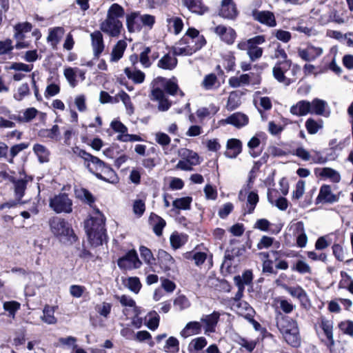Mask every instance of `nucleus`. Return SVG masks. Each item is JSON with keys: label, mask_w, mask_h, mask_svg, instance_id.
<instances>
[{"label": "nucleus", "mask_w": 353, "mask_h": 353, "mask_svg": "<svg viewBox=\"0 0 353 353\" xmlns=\"http://www.w3.org/2000/svg\"><path fill=\"white\" fill-rule=\"evenodd\" d=\"M164 351L167 352H174L179 350V341L173 336L168 338L163 347Z\"/></svg>", "instance_id": "052dcab7"}, {"label": "nucleus", "mask_w": 353, "mask_h": 353, "mask_svg": "<svg viewBox=\"0 0 353 353\" xmlns=\"http://www.w3.org/2000/svg\"><path fill=\"white\" fill-rule=\"evenodd\" d=\"M90 39L93 54L98 58L105 48L103 34L101 31L96 30L90 34Z\"/></svg>", "instance_id": "ddd939ff"}, {"label": "nucleus", "mask_w": 353, "mask_h": 353, "mask_svg": "<svg viewBox=\"0 0 353 353\" xmlns=\"http://www.w3.org/2000/svg\"><path fill=\"white\" fill-rule=\"evenodd\" d=\"M173 52L176 56H190L195 52V48L188 46L185 42H183V39H181L173 47Z\"/></svg>", "instance_id": "c756f323"}, {"label": "nucleus", "mask_w": 353, "mask_h": 353, "mask_svg": "<svg viewBox=\"0 0 353 353\" xmlns=\"http://www.w3.org/2000/svg\"><path fill=\"white\" fill-rule=\"evenodd\" d=\"M123 23L119 19L106 17L100 23V30L111 37H117L121 34Z\"/></svg>", "instance_id": "6e6552de"}, {"label": "nucleus", "mask_w": 353, "mask_h": 353, "mask_svg": "<svg viewBox=\"0 0 353 353\" xmlns=\"http://www.w3.org/2000/svg\"><path fill=\"white\" fill-rule=\"evenodd\" d=\"M178 90H152L151 99L158 101V108L161 111H166L170 106V103L166 98L167 95H174ZM181 95H183L181 90H179Z\"/></svg>", "instance_id": "423d86ee"}, {"label": "nucleus", "mask_w": 353, "mask_h": 353, "mask_svg": "<svg viewBox=\"0 0 353 353\" xmlns=\"http://www.w3.org/2000/svg\"><path fill=\"white\" fill-rule=\"evenodd\" d=\"M321 327L323 329L330 343L334 345V340L333 337V322L330 320L322 319L321 321Z\"/></svg>", "instance_id": "58836bf2"}, {"label": "nucleus", "mask_w": 353, "mask_h": 353, "mask_svg": "<svg viewBox=\"0 0 353 353\" xmlns=\"http://www.w3.org/2000/svg\"><path fill=\"white\" fill-rule=\"evenodd\" d=\"M150 53L151 48L150 47H145L140 53L139 61L142 66L145 68H150L152 63V61L149 56Z\"/></svg>", "instance_id": "603ef678"}, {"label": "nucleus", "mask_w": 353, "mask_h": 353, "mask_svg": "<svg viewBox=\"0 0 353 353\" xmlns=\"http://www.w3.org/2000/svg\"><path fill=\"white\" fill-rule=\"evenodd\" d=\"M276 302L278 307L281 308L282 311L286 314L291 313L293 311L294 308L295 307L292 303L282 298L276 299Z\"/></svg>", "instance_id": "5fc2aeb1"}, {"label": "nucleus", "mask_w": 353, "mask_h": 353, "mask_svg": "<svg viewBox=\"0 0 353 353\" xmlns=\"http://www.w3.org/2000/svg\"><path fill=\"white\" fill-rule=\"evenodd\" d=\"M40 135L43 137L57 140L59 135V126L54 125L50 129L43 130L40 132Z\"/></svg>", "instance_id": "4d7b16f0"}, {"label": "nucleus", "mask_w": 353, "mask_h": 353, "mask_svg": "<svg viewBox=\"0 0 353 353\" xmlns=\"http://www.w3.org/2000/svg\"><path fill=\"white\" fill-rule=\"evenodd\" d=\"M291 61H282L276 63L272 69V74L274 79L285 86L290 83V79L285 77V72L291 66Z\"/></svg>", "instance_id": "9b49d317"}, {"label": "nucleus", "mask_w": 353, "mask_h": 353, "mask_svg": "<svg viewBox=\"0 0 353 353\" xmlns=\"http://www.w3.org/2000/svg\"><path fill=\"white\" fill-rule=\"evenodd\" d=\"M183 42H185L188 46L195 48V52L200 50L205 44V39L204 37H198L197 40L192 39L190 37H183Z\"/></svg>", "instance_id": "37998d69"}, {"label": "nucleus", "mask_w": 353, "mask_h": 353, "mask_svg": "<svg viewBox=\"0 0 353 353\" xmlns=\"http://www.w3.org/2000/svg\"><path fill=\"white\" fill-rule=\"evenodd\" d=\"M112 307V305L110 303L104 301L96 305L95 310L101 316L107 319L110 314Z\"/></svg>", "instance_id": "de8ad7c7"}, {"label": "nucleus", "mask_w": 353, "mask_h": 353, "mask_svg": "<svg viewBox=\"0 0 353 353\" xmlns=\"http://www.w3.org/2000/svg\"><path fill=\"white\" fill-rule=\"evenodd\" d=\"M188 241V237L184 234H179L178 233H173L170 237V241L172 248L174 250L180 248Z\"/></svg>", "instance_id": "ea45409f"}, {"label": "nucleus", "mask_w": 353, "mask_h": 353, "mask_svg": "<svg viewBox=\"0 0 353 353\" xmlns=\"http://www.w3.org/2000/svg\"><path fill=\"white\" fill-rule=\"evenodd\" d=\"M127 48V43L124 40H119L113 47L110 53V61L117 62L120 60Z\"/></svg>", "instance_id": "bb28decb"}, {"label": "nucleus", "mask_w": 353, "mask_h": 353, "mask_svg": "<svg viewBox=\"0 0 353 353\" xmlns=\"http://www.w3.org/2000/svg\"><path fill=\"white\" fill-rule=\"evenodd\" d=\"M150 219H154V223L153 225L154 232L157 236H161L162 234L163 229L166 225L165 221L153 213L151 214Z\"/></svg>", "instance_id": "09e8293b"}, {"label": "nucleus", "mask_w": 353, "mask_h": 353, "mask_svg": "<svg viewBox=\"0 0 353 353\" xmlns=\"http://www.w3.org/2000/svg\"><path fill=\"white\" fill-rule=\"evenodd\" d=\"M250 81L249 74H242L240 77H232L230 79V85L232 87H239L248 85Z\"/></svg>", "instance_id": "864d4df0"}, {"label": "nucleus", "mask_w": 353, "mask_h": 353, "mask_svg": "<svg viewBox=\"0 0 353 353\" xmlns=\"http://www.w3.org/2000/svg\"><path fill=\"white\" fill-rule=\"evenodd\" d=\"M154 137L156 142L162 147L168 146L170 143L171 139L164 132H156Z\"/></svg>", "instance_id": "338daca9"}, {"label": "nucleus", "mask_w": 353, "mask_h": 353, "mask_svg": "<svg viewBox=\"0 0 353 353\" xmlns=\"http://www.w3.org/2000/svg\"><path fill=\"white\" fill-rule=\"evenodd\" d=\"M305 128L309 134H315L323 128V121H316L312 118H309L305 121Z\"/></svg>", "instance_id": "a18cd8bd"}, {"label": "nucleus", "mask_w": 353, "mask_h": 353, "mask_svg": "<svg viewBox=\"0 0 353 353\" xmlns=\"http://www.w3.org/2000/svg\"><path fill=\"white\" fill-rule=\"evenodd\" d=\"M207 345V340L203 336H200L192 340L188 348L190 350L194 349L196 351L202 350Z\"/></svg>", "instance_id": "680f3d73"}, {"label": "nucleus", "mask_w": 353, "mask_h": 353, "mask_svg": "<svg viewBox=\"0 0 353 353\" xmlns=\"http://www.w3.org/2000/svg\"><path fill=\"white\" fill-rule=\"evenodd\" d=\"M32 24L28 22L19 23L14 27V37L17 40H22L24 38V33L28 32L32 30Z\"/></svg>", "instance_id": "2f4dec72"}, {"label": "nucleus", "mask_w": 353, "mask_h": 353, "mask_svg": "<svg viewBox=\"0 0 353 353\" xmlns=\"http://www.w3.org/2000/svg\"><path fill=\"white\" fill-rule=\"evenodd\" d=\"M319 175L324 179H330L334 183H338L341 180L340 174L336 170L330 168H321Z\"/></svg>", "instance_id": "72a5a7b5"}, {"label": "nucleus", "mask_w": 353, "mask_h": 353, "mask_svg": "<svg viewBox=\"0 0 353 353\" xmlns=\"http://www.w3.org/2000/svg\"><path fill=\"white\" fill-rule=\"evenodd\" d=\"M179 156L194 165L199 164V157L197 153L187 148H183L179 151Z\"/></svg>", "instance_id": "e433bc0d"}, {"label": "nucleus", "mask_w": 353, "mask_h": 353, "mask_svg": "<svg viewBox=\"0 0 353 353\" xmlns=\"http://www.w3.org/2000/svg\"><path fill=\"white\" fill-rule=\"evenodd\" d=\"M289 230L292 232L294 237L300 236L301 234L305 232L303 221L291 222L289 226Z\"/></svg>", "instance_id": "13d9d810"}, {"label": "nucleus", "mask_w": 353, "mask_h": 353, "mask_svg": "<svg viewBox=\"0 0 353 353\" xmlns=\"http://www.w3.org/2000/svg\"><path fill=\"white\" fill-rule=\"evenodd\" d=\"M192 201V197L185 196L175 199L172 203V205L176 209L185 210L190 209Z\"/></svg>", "instance_id": "3c124183"}, {"label": "nucleus", "mask_w": 353, "mask_h": 353, "mask_svg": "<svg viewBox=\"0 0 353 353\" xmlns=\"http://www.w3.org/2000/svg\"><path fill=\"white\" fill-rule=\"evenodd\" d=\"M115 297L117 300H119L121 305L125 307V309L123 311L125 316L129 314L130 310H132V314L134 315L138 316L139 314V308L137 306L134 300L132 299L130 296L123 294L121 296H116Z\"/></svg>", "instance_id": "4468645a"}, {"label": "nucleus", "mask_w": 353, "mask_h": 353, "mask_svg": "<svg viewBox=\"0 0 353 353\" xmlns=\"http://www.w3.org/2000/svg\"><path fill=\"white\" fill-rule=\"evenodd\" d=\"M54 307L46 305L43 310V315L41 319L48 325H54L57 323V318L54 316Z\"/></svg>", "instance_id": "7c9ffc66"}, {"label": "nucleus", "mask_w": 353, "mask_h": 353, "mask_svg": "<svg viewBox=\"0 0 353 353\" xmlns=\"http://www.w3.org/2000/svg\"><path fill=\"white\" fill-rule=\"evenodd\" d=\"M239 288H244L245 285H249L252 281V272L250 270H246L242 276H236L234 278Z\"/></svg>", "instance_id": "8fccbe9b"}, {"label": "nucleus", "mask_w": 353, "mask_h": 353, "mask_svg": "<svg viewBox=\"0 0 353 353\" xmlns=\"http://www.w3.org/2000/svg\"><path fill=\"white\" fill-rule=\"evenodd\" d=\"M247 54L249 56L250 60L252 61H254L261 57L263 54V49L256 46H254L249 45Z\"/></svg>", "instance_id": "bf43d9fd"}, {"label": "nucleus", "mask_w": 353, "mask_h": 353, "mask_svg": "<svg viewBox=\"0 0 353 353\" xmlns=\"http://www.w3.org/2000/svg\"><path fill=\"white\" fill-rule=\"evenodd\" d=\"M201 322L190 321L188 323L185 327L181 331L180 334L183 338L199 334L201 331Z\"/></svg>", "instance_id": "393cba45"}, {"label": "nucleus", "mask_w": 353, "mask_h": 353, "mask_svg": "<svg viewBox=\"0 0 353 353\" xmlns=\"http://www.w3.org/2000/svg\"><path fill=\"white\" fill-rule=\"evenodd\" d=\"M63 34V29L61 27H57L50 29L48 36V41L50 42L52 46L57 45Z\"/></svg>", "instance_id": "79ce46f5"}, {"label": "nucleus", "mask_w": 353, "mask_h": 353, "mask_svg": "<svg viewBox=\"0 0 353 353\" xmlns=\"http://www.w3.org/2000/svg\"><path fill=\"white\" fill-rule=\"evenodd\" d=\"M158 261L161 268L165 272H175L177 267L174 259L166 251L159 250L157 254ZM170 274V273H168Z\"/></svg>", "instance_id": "9d476101"}, {"label": "nucleus", "mask_w": 353, "mask_h": 353, "mask_svg": "<svg viewBox=\"0 0 353 353\" xmlns=\"http://www.w3.org/2000/svg\"><path fill=\"white\" fill-rule=\"evenodd\" d=\"M241 142L236 139H231L228 141V151L225 155L229 158H236L241 152Z\"/></svg>", "instance_id": "b1692460"}, {"label": "nucleus", "mask_w": 353, "mask_h": 353, "mask_svg": "<svg viewBox=\"0 0 353 353\" xmlns=\"http://www.w3.org/2000/svg\"><path fill=\"white\" fill-rule=\"evenodd\" d=\"M174 305L179 310H183L188 308L190 306V303L185 296L181 295L175 299Z\"/></svg>", "instance_id": "69168bd1"}, {"label": "nucleus", "mask_w": 353, "mask_h": 353, "mask_svg": "<svg viewBox=\"0 0 353 353\" xmlns=\"http://www.w3.org/2000/svg\"><path fill=\"white\" fill-rule=\"evenodd\" d=\"M311 103V112L310 113H314L317 115L329 117L330 116V110L327 109V103L321 99H314Z\"/></svg>", "instance_id": "aec40b11"}, {"label": "nucleus", "mask_w": 353, "mask_h": 353, "mask_svg": "<svg viewBox=\"0 0 353 353\" xmlns=\"http://www.w3.org/2000/svg\"><path fill=\"white\" fill-rule=\"evenodd\" d=\"M49 206L57 214H70L72 212V201L65 193H60L51 198Z\"/></svg>", "instance_id": "39448f33"}, {"label": "nucleus", "mask_w": 353, "mask_h": 353, "mask_svg": "<svg viewBox=\"0 0 353 353\" xmlns=\"http://www.w3.org/2000/svg\"><path fill=\"white\" fill-rule=\"evenodd\" d=\"M220 314L214 312L208 315H203L201 318V322L205 324V334H209L215 332V328L219 319Z\"/></svg>", "instance_id": "f3484780"}, {"label": "nucleus", "mask_w": 353, "mask_h": 353, "mask_svg": "<svg viewBox=\"0 0 353 353\" xmlns=\"http://www.w3.org/2000/svg\"><path fill=\"white\" fill-rule=\"evenodd\" d=\"M132 208L134 214L137 216L141 217L145 210V201L142 199H135L133 202Z\"/></svg>", "instance_id": "e2e57ef3"}, {"label": "nucleus", "mask_w": 353, "mask_h": 353, "mask_svg": "<svg viewBox=\"0 0 353 353\" xmlns=\"http://www.w3.org/2000/svg\"><path fill=\"white\" fill-rule=\"evenodd\" d=\"M85 230L88 239L94 246L102 245L106 239L105 219L103 214L97 210L95 215L85 222Z\"/></svg>", "instance_id": "f257e3e1"}, {"label": "nucleus", "mask_w": 353, "mask_h": 353, "mask_svg": "<svg viewBox=\"0 0 353 353\" xmlns=\"http://www.w3.org/2000/svg\"><path fill=\"white\" fill-rule=\"evenodd\" d=\"M340 330L345 334L353 336V322L350 321H342L339 324Z\"/></svg>", "instance_id": "774afa93"}, {"label": "nucleus", "mask_w": 353, "mask_h": 353, "mask_svg": "<svg viewBox=\"0 0 353 353\" xmlns=\"http://www.w3.org/2000/svg\"><path fill=\"white\" fill-rule=\"evenodd\" d=\"M148 317L149 319L147 323L148 327L152 330H155L159 327V316L155 311H153L148 314Z\"/></svg>", "instance_id": "0e129e2a"}, {"label": "nucleus", "mask_w": 353, "mask_h": 353, "mask_svg": "<svg viewBox=\"0 0 353 353\" xmlns=\"http://www.w3.org/2000/svg\"><path fill=\"white\" fill-rule=\"evenodd\" d=\"M126 26L129 32L141 31L142 25L139 12H132L126 16Z\"/></svg>", "instance_id": "6ab92c4d"}, {"label": "nucleus", "mask_w": 353, "mask_h": 353, "mask_svg": "<svg viewBox=\"0 0 353 353\" xmlns=\"http://www.w3.org/2000/svg\"><path fill=\"white\" fill-rule=\"evenodd\" d=\"M176 55L166 54L163 56L157 63V67L163 70H172L177 65L178 61L175 57Z\"/></svg>", "instance_id": "4be33fe9"}, {"label": "nucleus", "mask_w": 353, "mask_h": 353, "mask_svg": "<svg viewBox=\"0 0 353 353\" xmlns=\"http://www.w3.org/2000/svg\"><path fill=\"white\" fill-rule=\"evenodd\" d=\"M298 56L303 61L310 62L315 61L323 53V49L321 47L315 46L311 43H307L306 48H299L297 49Z\"/></svg>", "instance_id": "1a4fd4ad"}, {"label": "nucleus", "mask_w": 353, "mask_h": 353, "mask_svg": "<svg viewBox=\"0 0 353 353\" xmlns=\"http://www.w3.org/2000/svg\"><path fill=\"white\" fill-rule=\"evenodd\" d=\"M97 177L110 183H115L118 181V177L116 172L106 164L100 172H99Z\"/></svg>", "instance_id": "a878e982"}, {"label": "nucleus", "mask_w": 353, "mask_h": 353, "mask_svg": "<svg viewBox=\"0 0 353 353\" xmlns=\"http://www.w3.org/2000/svg\"><path fill=\"white\" fill-rule=\"evenodd\" d=\"M183 4L192 12L202 15L208 12V9L199 0H183Z\"/></svg>", "instance_id": "412c9836"}, {"label": "nucleus", "mask_w": 353, "mask_h": 353, "mask_svg": "<svg viewBox=\"0 0 353 353\" xmlns=\"http://www.w3.org/2000/svg\"><path fill=\"white\" fill-rule=\"evenodd\" d=\"M64 76L71 87L77 85V77L76 68H68L64 70Z\"/></svg>", "instance_id": "6e6d98bb"}, {"label": "nucleus", "mask_w": 353, "mask_h": 353, "mask_svg": "<svg viewBox=\"0 0 353 353\" xmlns=\"http://www.w3.org/2000/svg\"><path fill=\"white\" fill-rule=\"evenodd\" d=\"M317 200L325 203H334L337 201V196L332 193L330 185H323L320 189Z\"/></svg>", "instance_id": "cd10ccee"}, {"label": "nucleus", "mask_w": 353, "mask_h": 353, "mask_svg": "<svg viewBox=\"0 0 353 353\" xmlns=\"http://www.w3.org/2000/svg\"><path fill=\"white\" fill-rule=\"evenodd\" d=\"M276 325L288 344L293 347L299 345L300 339L296 321L288 316H282L277 320Z\"/></svg>", "instance_id": "7ed1b4c3"}, {"label": "nucleus", "mask_w": 353, "mask_h": 353, "mask_svg": "<svg viewBox=\"0 0 353 353\" xmlns=\"http://www.w3.org/2000/svg\"><path fill=\"white\" fill-rule=\"evenodd\" d=\"M219 15L229 19H232L236 17L237 10L232 0H222Z\"/></svg>", "instance_id": "a211bd4d"}, {"label": "nucleus", "mask_w": 353, "mask_h": 353, "mask_svg": "<svg viewBox=\"0 0 353 353\" xmlns=\"http://www.w3.org/2000/svg\"><path fill=\"white\" fill-rule=\"evenodd\" d=\"M125 14L123 8L118 3L112 4L107 11L106 17L114 19H119Z\"/></svg>", "instance_id": "f704fd0d"}, {"label": "nucleus", "mask_w": 353, "mask_h": 353, "mask_svg": "<svg viewBox=\"0 0 353 353\" xmlns=\"http://www.w3.org/2000/svg\"><path fill=\"white\" fill-rule=\"evenodd\" d=\"M259 202V196L254 192H251L248 195L246 207L245 208V212L251 214L254 212L255 207Z\"/></svg>", "instance_id": "49530a36"}, {"label": "nucleus", "mask_w": 353, "mask_h": 353, "mask_svg": "<svg viewBox=\"0 0 353 353\" xmlns=\"http://www.w3.org/2000/svg\"><path fill=\"white\" fill-rule=\"evenodd\" d=\"M33 151L37 156L40 163H45L49 161L50 151L44 145L37 143L33 146Z\"/></svg>", "instance_id": "c9c22d12"}, {"label": "nucleus", "mask_w": 353, "mask_h": 353, "mask_svg": "<svg viewBox=\"0 0 353 353\" xmlns=\"http://www.w3.org/2000/svg\"><path fill=\"white\" fill-rule=\"evenodd\" d=\"M252 17L256 21L270 27H274L276 25L275 17L270 11L254 10L252 12Z\"/></svg>", "instance_id": "2eb2a0df"}, {"label": "nucleus", "mask_w": 353, "mask_h": 353, "mask_svg": "<svg viewBox=\"0 0 353 353\" xmlns=\"http://www.w3.org/2000/svg\"><path fill=\"white\" fill-rule=\"evenodd\" d=\"M285 289L292 297L298 299L302 303L307 300L305 291L300 286H286Z\"/></svg>", "instance_id": "4c0bfd02"}, {"label": "nucleus", "mask_w": 353, "mask_h": 353, "mask_svg": "<svg viewBox=\"0 0 353 353\" xmlns=\"http://www.w3.org/2000/svg\"><path fill=\"white\" fill-rule=\"evenodd\" d=\"M214 32L228 44L233 43L235 40L236 32L232 28L220 25L214 28Z\"/></svg>", "instance_id": "dca6fc26"}, {"label": "nucleus", "mask_w": 353, "mask_h": 353, "mask_svg": "<svg viewBox=\"0 0 353 353\" xmlns=\"http://www.w3.org/2000/svg\"><path fill=\"white\" fill-rule=\"evenodd\" d=\"M124 72L128 79L132 80L135 83H141L145 79V74L141 70H131L130 68H126Z\"/></svg>", "instance_id": "c03bdc74"}, {"label": "nucleus", "mask_w": 353, "mask_h": 353, "mask_svg": "<svg viewBox=\"0 0 353 353\" xmlns=\"http://www.w3.org/2000/svg\"><path fill=\"white\" fill-rule=\"evenodd\" d=\"M167 22L168 23V28L170 31H173V32L176 34H178L181 32L183 27V23L181 18L174 17L167 19Z\"/></svg>", "instance_id": "a19ab883"}, {"label": "nucleus", "mask_w": 353, "mask_h": 353, "mask_svg": "<svg viewBox=\"0 0 353 353\" xmlns=\"http://www.w3.org/2000/svg\"><path fill=\"white\" fill-rule=\"evenodd\" d=\"M14 192L16 199L20 201L21 198L24 196L25 190L27 188L28 179L27 177L23 179L13 180Z\"/></svg>", "instance_id": "c85d7f7f"}, {"label": "nucleus", "mask_w": 353, "mask_h": 353, "mask_svg": "<svg viewBox=\"0 0 353 353\" xmlns=\"http://www.w3.org/2000/svg\"><path fill=\"white\" fill-rule=\"evenodd\" d=\"M311 112V103L307 101H300L290 108V112L296 116H305Z\"/></svg>", "instance_id": "5701e85b"}, {"label": "nucleus", "mask_w": 353, "mask_h": 353, "mask_svg": "<svg viewBox=\"0 0 353 353\" xmlns=\"http://www.w3.org/2000/svg\"><path fill=\"white\" fill-rule=\"evenodd\" d=\"M117 265L122 270H132L140 268L141 262L134 250H130L124 256L119 258Z\"/></svg>", "instance_id": "0eeeda50"}, {"label": "nucleus", "mask_w": 353, "mask_h": 353, "mask_svg": "<svg viewBox=\"0 0 353 353\" xmlns=\"http://www.w3.org/2000/svg\"><path fill=\"white\" fill-rule=\"evenodd\" d=\"M72 152L84 160L85 165L88 168L89 171L96 176L105 165V163L99 158L92 156L79 147L73 148Z\"/></svg>", "instance_id": "20e7f679"}, {"label": "nucleus", "mask_w": 353, "mask_h": 353, "mask_svg": "<svg viewBox=\"0 0 353 353\" xmlns=\"http://www.w3.org/2000/svg\"><path fill=\"white\" fill-rule=\"evenodd\" d=\"M220 123L223 125L230 124L236 128H241L248 124L249 118L245 114L237 112L230 115L226 119L221 120Z\"/></svg>", "instance_id": "f8f14e48"}, {"label": "nucleus", "mask_w": 353, "mask_h": 353, "mask_svg": "<svg viewBox=\"0 0 353 353\" xmlns=\"http://www.w3.org/2000/svg\"><path fill=\"white\" fill-rule=\"evenodd\" d=\"M50 230L52 234L63 243H72L77 239L70 224L64 219L53 216L49 219Z\"/></svg>", "instance_id": "f03ea898"}, {"label": "nucleus", "mask_w": 353, "mask_h": 353, "mask_svg": "<svg viewBox=\"0 0 353 353\" xmlns=\"http://www.w3.org/2000/svg\"><path fill=\"white\" fill-rule=\"evenodd\" d=\"M243 94L239 90H234L230 92L228 103H227V109L228 110H233L239 107L241 104V97Z\"/></svg>", "instance_id": "473e14b6"}]
</instances>
